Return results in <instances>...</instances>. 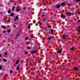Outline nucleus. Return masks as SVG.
I'll use <instances>...</instances> for the list:
<instances>
[{"mask_svg":"<svg viewBox=\"0 0 80 80\" xmlns=\"http://www.w3.org/2000/svg\"><path fill=\"white\" fill-rule=\"evenodd\" d=\"M53 29H51V33H53Z\"/></svg>","mask_w":80,"mask_h":80,"instance_id":"nucleus-24","label":"nucleus"},{"mask_svg":"<svg viewBox=\"0 0 80 80\" xmlns=\"http://www.w3.org/2000/svg\"><path fill=\"white\" fill-rule=\"evenodd\" d=\"M44 16H45V15L43 14V15H42V17H44Z\"/></svg>","mask_w":80,"mask_h":80,"instance_id":"nucleus-48","label":"nucleus"},{"mask_svg":"<svg viewBox=\"0 0 80 80\" xmlns=\"http://www.w3.org/2000/svg\"><path fill=\"white\" fill-rule=\"evenodd\" d=\"M19 66H20V65H18L17 68V70H19Z\"/></svg>","mask_w":80,"mask_h":80,"instance_id":"nucleus-12","label":"nucleus"},{"mask_svg":"<svg viewBox=\"0 0 80 80\" xmlns=\"http://www.w3.org/2000/svg\"><path fill=\"white\" fill-rule=\"evenodd\" d=\"M27 39H28V37H27L25 38L26 40H27Z\"/></svg>","mask_w":80,"mask_h":80,"instance_id":"nucleus-43","label":"nucleus"},{"mask_svg":"<svg viewBox=\"0 0 80 80\" xmlns=\"http://www.w3.org/2000/svg\"><path fill=\"white\" fill-rule=\"evenodd\" d=\"M10 73H13V71H12V70H11L10 71Z\"/></svg>","mask_w":80,"mask_h":80,"instance_id":"nucleus-32","label":"nucleus"},{"mask_svg":"<svg viewBox=\"0 0 80 80\" xmlns=\"http://www.w3.org/2000/svg\"><path fill=\"white\" fill-rule=\"evenodd\" d=\"M23 10H26V9H27V8H26V7H24L23 8Z\"/></svg>","mask_w":80,"mask_h":80,"instance_id":"nucleus-36","label":"nucleus"},{"mask_svg":"<svg viewBox=\"0 0 80 80\" xmlns=\"http://www.w3.org/2000/svg\"><path fill=\"white\" fill-rule=\"evenodd\" d=\"M1 75H2V73H1Z\"/></svg>","mask_w":80,"mask_h":80,"instance_id":"nucleus-55","label":"nucleus"},{"mask_svg":"<svg viewBox=\"0 0 80 80\" xmlns=\"http://www.w3.org/2000/svg\"><path fill=\"white\" fill-rule=\"evenodd\" d=\"M14 24H15V25H18V24L17 23H15Z\"/></svg>","mask_w":80,"mask_h":80,"instance_id":"nucleus-46","label":"nucleus"},{"mask_svg":"<svg viewBox=\"0 0 80 80\" xmlns=\"http://www.w3.org/2000/svg\"><path fill=\"white\" fill-rule=\"evenodd\" d=\"M42 4L44 6H47V4H45V2H42Z\"/></svg>","mask_w":80,"mask_h":80,"instance_id":"nucleus-13","label":"nucleus"},{"mask_svg":"<svg viewBox=\"0 0 80 80\" xmlns=\"http://www.w3.org/2000/svg\"><path fill=\"white\" fill-rule=\"evenodd\" d=\"M71 50H75V48H74V47H73L71 49Z\"/></svg>","mask_w":80,"mask_h":80,"instance_id":"nucleus-20","label":"nucleus"},{"mask_svg":"<svg viewBox=\"0 0 80 80\" xmlns=\"http://www.w3.org/2000/svg\"><path fill=\"white\" fill-rule=\"evenodd\" d=\"M13 27H14V28H16L17 26H14Z\"/></svg>","mask_w":80,"mask_h":80,"instance_id":"nucleus-40","label":"nucleus"},{"mask_svg":"<svg viewBox=\"0 0 80 80\" xmlns=\"http://www.w3.org/2000/svg\"><path fill=\"white\" fill-rule=\"evenodd\" d=\"M19 10H20V9H16V11L17 12H19Z\"/></svg>","mask_w":80,"mask_h":80,"instance_id":"nucleus-21","label":"nucleus"},{"mask_svg":"<svg viewBox=\"0 0 80 80\" xmlns=\"http://www.w3.org/2000/svg\"><path fill=\"white\" fill-rule=\"evenodd\" d=\"M68 6H69V7H71V5H72V4H68Z\"/></svg>","mask_w":80,"mask_h":80,"instance_id":"nucleus-30","label":"nucleus"},{"mask_svg":"<svg viewBox=\"0 0 80 80\" xmlns=\"http://www.w3.org/2000/svg\"><path fill=\"white\" fill-rule=\"evenodd\" d=\"M3 33H5V31H3Z\"/></svg>","mask_w":80,"mask_h":80,"instance_id":"nucleus-47","label":"nucleus"},{"mask_svg":"<svg viewBox=\"0 0 80 80\" xmlns=\"http://www.w3.org/2000/svg\"><path fill=\"white\" fill-rule=\"evenodd\" d=\"M38 63H40V61L39 60H38Z\"/></svg>","mask_w":80,"mask_h":80,"instance_id":"nucleus-33","label":"nucleus"},{"mask_svg":"<svg viewBox=\"0 0 80 80\" xmlns=\"http://www.w3.org/2000/svg\"><path fill=\"white\" fill-rule=\"evenodd\" d=\"M56 7L57 8H59L60 7V5H57L56 6Z\"/></svg>","mask_w":80,"mask_h":80,"instance_id":"nucleus-5","label":"nucleus"},{"mask_svg":"<svg viewBox=\"0 0 80 80\" xmlns=\"http://www.w3.org/2000/svg\"><path fill=\"white\" fill-rule=\"evenodd\" d=\"M15 6H13V7H12V10L13 12L15 11Z\"/></svg>","mask_w":80,"mask_h":80,"instance_id":"nucleus-6","label":"nucleus"},{"mask_svg":"<svg viewBox=\"0 0 80 80\" xmlns=\"http://www.w3.org/2000/svg\"><path fill=\"white\" fill-rule=\"evenodd\" d=\"M10 15L11 16V17H13V15H14V13H11L10 14Z\"/></svg>","mask_w":80,"mask_h":80,"instance_id":"nucleus-10","label":"nucleus"},{"mask_svg":"<svg viewBox=\"0 0 80 80\" xmlns=\"http://www.w3.org/2000/svg\"><path fill=\"white\" fill-rule=\"evenodd\" d=\"M78 13L79 14H80V11L78 12Z\"/></svg>","mask_w":80,"mask_h":80,"instance_id":"nucleus-50","label":"nucleus"},{"mask_svg":"<svg viewBox=\"0 0 80 80\" xmlns=\"http://www.w3.org/2000/svg\"><path fill=\"white\" fill-rule=\"evenodd\" d=\"M3 62H7V60L6 59H3Z\"/></svg>","mask_w":80,"mask_h":80,"instance_id":"nucleus-15","label":"nucleus"},{"mask_svg":"<svg viewBox=\"0 0 80 80\" xmlns=\"http://www.w3.org/2000/svg\"><path fill=\"white\" fill-rule=\"evenodd\" d=\"M8 13H11V11L10 10V9L8 11Z\"/></svg>","mask_w":80,"mask_h":80,"instance_id":"nucleus-19","label":"nucleus"},{"mask_svg":"<svg viewBox=\"0 0 80 80\" xmlns=\"http://www.w3.org/2000/svg\"><path fill=\"white\" fill-rule=\"evenodd\" d=\"M1 14H2V12H1Z\"/></svg>","mask_w":80,"mask_h":80,"instance_id":"nucleus-56","label":"nucleus"},{"mask_svg":"<svg viewBox=\"0 0 80 80\" xmlns=\"http://www.w3.org/2000/svg\"><path fill=\"white\" fill-rule=\"evenodd\" d=\"M75 14L76 15H77V13H75Z\"/></svg>","mask_w":80,"mask_h":80,"instance_id":"nucleus-54","label":"nucleus"},{"mask_svg":"<svg viewBox=\"0 0 80 80\" xmlns=\"http://www.w3.org/2000/svg\"><path fill=\"white\" fill-rule=\"evenodd\" d=\"M75 1H76L77 2H80V0H75Z\"/></svg>","mask_w":80,"mask_h":80,"instance_id":"nucleus-29","label":"nucleus"},{"mask_svg":"<svg viewBox=\"0 0 80 80\" xmlns=\"http://www.w3.org/2000/svg\"><path fill=\"white\" fill-rule=\"evenodd\" d=\"M10 32H11V30L10 29L8 30V33H10Z\"/></svg>","mask_w":80,"mask_h":80,"instance_id":"nucleus-25","label":"nucleus"},{"mask_svg":"<svg viewBox=\"0 0 80 80\" xmlns=\"http://www.w3.org/2000/svg\"><path fill=\"white\" fill-rule=\"evenodd\" d=\"M78 22H80V19L78 20Z\"/></svg>","mask_w":80,"mask_h":80,"instance_id":"nucleus-45","label":"nucleus"},{"mask_svg":"<svg viewBox=\"0 0 80 80\" xmlns=\"http://www.w3.org/2000/svg\"><path fill=\"white\" fill-rule=\"evenodd\" d=\"M14 5H17V3H15Z\"/></svg>","mask_w":80,"mask_h":80,"instance_id":"nucleus-53","label":"nucleus"},{"mask_svg":"<svg viewBox=\"0 0 80 80\" xmlns=\"http://www.w3.org/2000/svg\"><path fill=\"white\" fill-rule=\"evenodd\" d=\"M28 54V52H25V55H27V54Z\"/></svg>","mask_w":80,"mask_h":80,"instance_id":"nucleus-35","label":"nucleus"},{"mask_svg":"<svg viewBox=\"0 0 80 80\" xmlns=\"http://www.w3.org/2000/svg\"><path fill=\"white\" fill-rule=\"evenodd\" d=\"M62 38L63 39H65L66 38V37L65 36V35H62Z\"/></svg>","mask_w":80,"mask_h":80,"instance_id":"nucleus-9","label":"nucleus"},{"mask_svg":"<svg viewBox=\"0 0 80 80\" xmlns=\"http://www.w3.org/2000/svg\"><path fill=\"white\" fill-rule=\"evenodd\" d=\"M17 37H16V38H14V39H15V40H16V39H17Z\"/></svg>","mask_w":80,"mask_h":80,"instance_id":"nucleus-49","label":"nucleus"},{"mask_svg":"<svg viewBox=\"0 0 80 80\" xmlns=\"http://www.w3.org/2000/svg\"><path fill=\"white\" fill-rule=\"evenodd\" d=\"M5 55H7L8 54L7 52H5Z\"/></svg>","mask_w":80,"mask_h":80,"instance_id":"nucleus-42","label":"nucleus"},{"mask_svg":"<svg viewBox=\"0 0 80 80\" xmlns=\"http://www.w3.org/2000/svg\"><path fill=\"white\" fill-rule=\"evenodd\" d=\"M31 47H27V49H28V50H30L31 49Z\"/></svg>","mask_w":80,"mask_h":80,"instance_id":"nucleus-14","label":"nucleus"},{"mask_svg":"<svg viewBox=\"0 0 80 80\" xmlns=\"http://www.w3.org/2000/svg\"><path fill=\"white\" fill-rule=\"evenodd\" d=\"M10 21V19H9L8 21H7V23H8V22H9Z\"/></svg>","mask_w":80,"mask_h":80,"instance_id":"nucleus-34","label":"nucleus"},{"mask_svg":"<svg viewBox=\"0 0 80 80\" xmlns=\"http://www.w3.org/2000/svg\"><path fill=\"white\" fill-rule=\"evenodd\" d=\"M67 17H70L72 15V13L70 12H68L66 14Z\"/></svg>","mask_w":80,"mask_h":80,"instance_id":"nucleus-1","label":"nucleus"},{"mask_svg":"<svg viewBox=\"0 0 80 80\" xmlns=\"http://www.w3.org/2000/svg\"><path fill=\"white\" fill-rule=\"evenodd\" d=\"M2 69V66L1 65L0 66V70H1Z\"/></svg>","mask_w":80,"mask_h":80,"instance_id":"nucleus-27","label":"nucleus"},{"mask_svg":"<svg viewBox=\"0 0 80 80\" xmlns=\"http://www.w3.org/2000/svg\"><path fill=\"white\" fill-rule=\"evenodd\" d=\"M78 28L79 29L78 30V32L80 33V26H78Z\"/></svg>","mask_w":80,"mask_h":80,"instance_id":"nucleus-11","label":"nucleus"},{"mask_svg":"<svg viewBox=\"0 0 80 80\" xmlns=\"http://www.w3.org/2000/svg\"><path fill=\"white\" fill-rule=\"evenodd\" d=\"M65 5V3L64 2H62L61 4V5H62V6H64Z\"/></svg>","mask_w":80,"mask_h":80,"instance_id":"nucleus-7","label":"nucleus"},{"mask_svg":"<svg viewBox=\"0 0 80 80\" xmlns=\"http://www.w3.org/2000/svg\"><path fill=\"white\" fill-rule=\"evenodd\" d=\"M33 38V36L32 35L31 36V38H32H32Z\"/></svg>","mask_w":80,"mask_h":80,"instance_id":"nucleus-37","label":"nucleus"},{"mask_svg":"<svg viewBox=\"0 0 80 80\" xmlns=\"http://www.w3.org/2000/svg\"><path fill=\"white\" fill-rule=\"evenodd\" d=\"M17 9H20L21 8L20 7H18V6H17Z\"/></svg>","mask_w":80,"mask_h":80,"instance_id":"nucleus-28","label":"nucleus"},{"mask_svg":"<svg viewBox=\"0 0 80 80\" xmlns=\"http://www.w3.org/2000/svg\"><path fill=\"white\" fill-rule=\"evenodd\" d=\"M26 43H27V44H28V42H26Z\"/></svg>","mask_w":80,"mask_h":80,"instance_id":"nucleus-51","label":"nucleus"},{"mask_svg":"<svg viewBox=\"0 0 80 80\" xmlns=\"http://www.w3.org/2000/svg\"><path fill=\"white\" fill-rule=\"evenodd\" d=\"M61 17L62 18H65V16L63 14H61Z\"/></svg>","mask_w":80,"mask_h":80,"instance_id":"nucleus-3","label":"nucleus"},{"mask_svg":"<svg viewBox=\"0 0 80 80\" xmlns=\"http://www.w3.org/2000/svg\"><path fill=\"white\" fill-rule=\"evenodd\" d=\"M15 22H17V19L16 18H15Z\"/></svg>","mask_w":80,"mask_h":80,"instance_id":"nucleus-44","label":"nucleus"},{"mask_svg":"<svg viewBox=\"0 0 80 80\" xmlns=\"http://www.w3.org/2000/svg\"><path fill=\"white\" fill-rule=\"evenodd\" d=\"M19 62V60H17V61H16V65H17V64H18V63Z\"/></svg>","mask_w":80,"mask_h":80,"instance_id":"nucleus-22","label":"nucleus"},{"mask_svg":"<svg viewBox=\"0 0 80 80\" xmlns=\"http://www.w3.org/2000/svg\"><path fill=\"white\" fill-rule=\"evenodd\" d=\"M79 70L78 68L76 67L73 68V71H78Z\"/></svg>","mask_w":80,"mask_h":80,"instance_id":"nucleus-2","label":"nucleus"},{"mask_svg":"<svg viewBox=\"0 0 80 80\" xmlns=\"http://www.w3.org/2000/svg\"><path fill=\"white\" fill-rule=\"evenodd\" d=\"M16 19L18 20V16H17L16 17Z\"/></svg>","mask_w":80,"mask_h":80,"instance_id":"nucleus-26","label":"nucleus"},{"mask_svg":"<svg viewBox=\"0 0 80 80\" xmlns=\"http://www.w3.org/2000/svg\"><path fill=\"white\" fill-rule=\"evenodd\" d=\"M28 29H30V25H28Z\"/></svg>","mask_w":80,"mask_h":80,"instance_id":"nucleus-31","label":"nucleus"},{"mask_svg":"<svg viewBox=\"0 0 80 80\" xmlns=\"http://www.w3.org/2000/svg\"><path fill=\"white\" fill-rule=\"evenodd\" d=\"M51 39H52V37H48V40H50Z\"/></svg>","mask_w":80,"mask_h":80,"instance_id":"nucleus-17","label":"nucleus"},{"mask_svg":"<svg viewBox=\"0 0 80 80\" xmlns=\"http://www.w3.org/2000/svg\"><path fill=\"white\" fill-rule=\"evenodd\" d=\"M39 27H41V26H42V22H39Z\"/></svg>","mask_w":80,"mask_h":80,"instance_id":"nucleus-18","label":"nucleus"},{"mask_svg":"<svg viewBox=\"0 0 80 80\" xmlns=\"http://www.w3.org/2000/svg\"><path fill=\"white\" fill-rule=\"evenodd\" d=\"M57 53H62V51L61 50H59L57 52Z\"/></svg>","mask_w":80,"mask_h":80,"instance_id":"nucleus-4","label":"nucleus"},{"mask_svg":"<svg viewBox=\"0 0 80 80\" xmlns=\"http://www.w3.org/2000/svg\"><path fill=\"white\" fill-rule=\"evenodd\" d=\"M32 54H34V53H37V51L35 50L34 51H32Z\"/></svg>","mask_w":80,"mask_h":80,"instance_id":"nucleus-8","label":"nucleus"},{"mask_svg":"<svg viewBox=\"0 0 80 80\" xmlns=\"http://www.w3.org/2000/svg\"><path fill=\"white\" fill-rule=\"evenodd\" d=\"M29 43H30V42H29Z\"/></svg>","mask_w":80,"mask_h":80,"instance_id":"nucleus-57","label":"nucleus"},{"mask_svg":"<svg viewBox=\"0 0 80 80\" xmlns=\"http://www.w3.org/2000/svg\"><path fill=\"white\" fill-rule=\"evenodd\" d=\"M2 57V55L0 54V57Z\"/></svg>","mask_w":80,"mask_h":80,"instance_id":"nucleus-52","label":"nucleus"},{"mask_svg":"<svg viewBox=\"0 0 80 80\" xmlns=\"http://www.w3.org/2000/svg\"><path fill=\"white\" fill-rule=\"evenodd\" d=\"M30 66H32V67H33V63H31L30 64Z\"/></svg>","mask_w":80,"mask_h":80,"instance_id":"nucleus-23","label":"nucleus"},{"mask_svg":"<svg viewBox=\"0 0 80 80\" xmlns=\"http://www.w3.org/2000/svg\"><path fill=\"white\" fill-rule=\"evenodd\" d=\"M43 21H44V22H46V21H47V20H46V19H44L43 20Z\"/></svg>","mask_w":80,"mask_h":80,"instance_id":"nucleus-39","label":"nucleus"},{"mask_svg":"<svg viewBox=\"0 0 80 80\" xmlns=\"http://www.w3.org/2000/svg\"><path fill=\"white\" fill-rule=\"evenodd\" d=\"M50 26H47V28H50Z\"/></svg>","mask_w":80,"mask_h":80,"instance_id":"nucleus-38","label":"nucleus"},{"mask_svg":"<svg viewBox=\"0 0 80 80\" xmlns=\"http://www.w3.org/2000/svg\"><path fill=\"white\" fill-rule=\"evenodd\" d=\"M18 35H19V33H18V34L16 35V37H18Z\"/></svg>","mask_w":80,"mask_h":80,"instance_id":"nucleus-41","label":"nucleus"},{"mask_svg":"<svg viewBox=\"0 0 80 80\" xmlns=\"http://www.w3.org/2000/svg\"><path fill=\"white\" fill-rule=\"evenodd\" d=\"M2 28L3 29H7V28L5 27V26H2Z\"/></svg>","mask_w":80,"mask_h":80,"instance_id":"nucleus-16","label":"nucleus"}]
</instances>
